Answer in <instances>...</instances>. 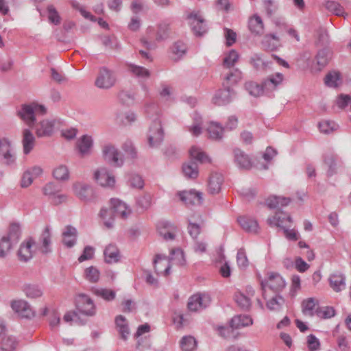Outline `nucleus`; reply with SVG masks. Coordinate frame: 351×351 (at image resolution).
I'll list each match as a JSON object with an SVG mask.
<instances>
[{
    "label": "nucleus",
    "instance_id": "nucleus-8",
    "mask_svg": "<svg viewBox=\"0 0 351 351\" xmlns=\"http://www.w3.org/2000/svg\"><path fill=\"white\" fill-rule=\"evenodd\" d=\"M0 155L8 165L13 164L15 161L14 150L12 147L11 142L7 138H0Z\"/></svg>",
    "mask_w": 351,
    "mask_h": 351
},
{
    "label": "nucleus",
    "instance_id": "nucleus-4",
    "mask_svg": "<svg viewBox=\"0 0 351 351\" xmlns=\"http://www.w3.org/2000/svg\"><path fill=\"white\" fill-rule=\"evenodd\" d=\"M132 214L131 208L118 199H111V217L127 219Z\"/></svg>",
    "mask_w": 351,
    "mask_h": 351
},
{
    "label": "nucleus",
    "instance_id": "nucleus-37",
    "mask_svg": "<svg viewBox=\"0 0 351 351\" xmlns=\"http://www.w3.org/2000/svg\"><path fill=\"white\" fill-rule=\"evenodd\" d=\"M235 160L237 163L243 169H249L252 167V163L248 156L242 151L237 149L234 152Z\"/></svg>",
    "mask_w": 351,
    "mask_h": 351
},
{
    "label": "nucleus",
    "instance_id": "nucleus-33",
    "mask_svg": "<svg viewBox=\"0 0 351 351\" xmlns=\"http://www.w3.org/2000/svg\"><path fill=\"white\" fill-rule=\"evenodd\" d=\"M317 306L318 301L313 298H309L304 300L302 302L303 313L306 315L312 316L315 313L316 314V310L319 308Z\"/></svg>",
    "mask_w": 351,
    "mask_h": 351
},
{
    "label": "nucleus",
    "instance_id": "nucleus-57",
    "mask_svg": "<svg viewBox=\"0 0 351 351\" xmlns=\"http://www.w3.org/2000/svg\"><path fill=\"white\" fill-rule=\"evenodd\" d=\"M47 11L49 21L55 25L60 24V16L54 6L53 5H48Z\"/></svg>",
    "mask_w": 351,
    "mask_h": 351
},
{
    "label": "nucleus",
    "instance_id": "nucleus-46",
    "mask_svg": "<svg viewBox=\"0 0 351 351\" xmlns=\"http://www.w3.org/2000/svg\"><path fill=\"white\" fill-rule=\"evenodd\" d=\"M285 304L284 299L280 295H275L267 301L266 306L271 310L278 311L281 309Z\"/></svg>",
    "mask_w": 351,
    "mask_h": 351
},
{
    "label": "nucleus",
    "instance_id": "nucleus-44",
    "mask_svg": "<svg viewBox=\"0 0 351 351\" xmlns=\"http://www.w3.org/2000/svg\"><path fill=\"white\" fill-rule=\"evenodd\" d=\"M84 278L91 283H96L99 280L100 272L99 269L94 266L88 267L84 271Z\"/></svg>",
    "mask_w": 351,
    "mask_h": 351
},
{
    "label": "nucleus",
    "instance_id": "nucleus-34",
    "mask_svg": "<svg viewBox=\"0 0 351 351\" xmlns=\"http://www.w3.org/2000/svg\"><path fill=\"white\" fill-rule=\"evenodd\" d=\"M263 45L269 50H274L280 46V38L275 34H267L262 40Z\"/></svg>",
    "mask_w": 351,
    "mask_h": 351
},
{
    "label": "nucleus",
    "instance_id": "nucleus-12",
    "mask_svg": "<svg viewBox=\"0 0 351 351\" xmlns=\"http://www.w3.org/2000/svg\"><path fill=\"white\" fill-rule=\"evenodd\" d=\"M247 27L250 33L254 36H261L264 33L263 21L258 14H253L249 17Z\"/></svg>",
    "mask_w": 351,
    "mask_h": 351
},
{
    "label": "nucleus",
    "instance_id": "nucleus-15",
    "mask_svg": "<svg viewBox=\"0 0 351 351\" xmlns=\"http://www.w3.org/2000/svg\"><path fill=\"white\" fill-rule=\"evenodd\" d=\"M154 266L156 271L158 274L167 276L171 268L169 260L162 254H157L154 260Z\"/></svg>",
    "mask_w": 351,
    "mask_h": 351
},
{
    "label": "nucleus",
    "instance_id": "nucleus-9",
    "mask_svg": "<svg viewBox=\"0 0 351 351\" xmlns=\"http://www.w3.org/2000/svg\"><path fill=\"white\" fill-rule=\"evenodd\" d=\"M180 201L185 205H199L202 202V193L195 190L178 193Z\"/></svg>",
    "mask_w": 351,
    "mask_h": 351
},
{
    "label": "nucleus",
    "instance_id": "nucleus-30",
    "mask_svg": "<svg viewBox=\"0 0 351 351\" xmlns=\"http://www.w3.org/2000/svg\"><path fill=\"white\" fill-rule=\"evenodd\" d=\"M325 84L331 88H337L342 84V78L339 72L332 71L327 73L324 78Z\"/></svg>",
    "mask_w": 351,
    "mask_h": 351
},
{
    "label": "nucleus",
    "instance_id": "nucleus-7",
    "mask_svg": "<svg viewBox=\"0 0 351 351\" xmlns=\"http://www.w3.org/2000/svg\"><path fill=\"white\" fill-rule=\"evenodd\" d=\"M210 298L206 294H195L190 297L188 308L191 311H197L206 308L210 303Z\"/></svg>",
    "mask_w": 351,
    "mask_h": 351
},
{
    "label": "nucleus",
    "instance_id": "nucleus-64",
    "mask_svg": "<svg viewBox=\"0 0 351 351\" xmlns=\"http://www.w3.org/2000/svg\"><path fill=\"white\" fill-rule=\"evenodd\" d=\"M308 348L311 351H315L319 348V341L314 335H310L307 337Z\"/></svg>",
    "mask_w": 351,
    "mask_h": 351
},
{
    "label": "nucleus",
    "instance_id": "nucleus-26",
    "mask_svg": "<svg viewBox=\"0 0 351 351\" xmlns=\"http://www.w3.org/2000/svg\"><path fill=\"white\" fill-rule=\"evenodd\" d=\"M96 182L102 187L110 185V171L106 167H100L94 173Z\"/></svg>",
    "mask_w": 351,
    "mask_h": 351
},
{
    "label": "nucleus",
    "instance_id": "nucleus-6",
    "mask_svg": "<svg viewBox=\"0 0 351 351\" xmlns=\"http://www.w3.org/2000/svg\"><path fill=\"white\" fill-rule=\"evenodd\" d=\"M163 139V131L160 121H155L150 126L148 143L150 147H157Z\"/></svg>",
    "mask_w": 351,
    "mask_h": 351
},
{
    "label": "nucleus",
    "instance_id": "nucleus-27",
    "mask_svg": "<svg viewBox=\"0 0 351 351\" xmlns=\"http://www.w3.org/2000/svg\"><path fill=\"white\" fill-rule=\"evenodd\" d=\"M157 229L160 235L165 240L174 239L176 228L173 225L166 222H160L158 224Z\"/></svg>",
    "mask_w": 351,
    "mask_h": 351
},
{
    "label": "nucleus",
    "instance_id": "nucleus-29",
    "mask_svg": "<svg viewBox=\"0 0 351 351\" xmlns=\"http://www.w3.org/2000/svg\"><path fill=\"white\" fill-rule=\"evenodd\" d=\"M289 198L277 195H271L266 199V204L271 208H280L290 203Z\"/></svg>",
    "mask_w": 351,
    "mask_h": 351
},
{
    "label": "nucleus",
    "instance_id": "nucleus-45",
    "mask_svg": "<svg viewBox=\"0 0 351 351\" xmlns=\"http://www.w3.org/2000/svg\"><path fill=\"white\" fill-rule=\"evenodd\" d=\"M18 341L16 338L10 335H4L1 339L0 347L10 351H16Z\"/></svg>",
    "mask_w": 351,
    "mask_h": 351
},
{
    "label": "nucleus",
    "instance_id": "nucleus-25",
    "mask_svg": "<svg viewBox=\"0 0 351 351\" xmlns=\"http://www.w3.org/2000/svg\"><path fill=\"white\" fill-rule=\"evenodd\" d=\"M92 146V138L88 135L82 136L77 142V147L82 156L89 155Z\"/></svg>",
    "mask_w": 351,
    "mask_h": 351
},
{
    "label": "nucleus",
    "instance_id": "nucleus-35",
    "mask_svg": "<svg viewBox=\"0 0 351 351\" xmlns=\"http://www.w3.org/2000/svg\"><path fill=\"white\" fill-rule=\"evenodd\" d=\"M182 172L185 177L195 179L199 175L197 165L195 162H188L183 164Z\"/></svg>",
    "mask_w": 351,
    "mask_h": 351
},
{
    "label": "nucleus",
    "instance_id": "nucleus-42",
    "mask_svg": "<svg viewBox=\"0 0 351 351\" xmlns=\"http://www.w3.org/2000/svg\"><path fill=\"white\" fill-rule=\"evenodd\" d=\"M206 130L210 138L219 139L222 137L223 129L217 123L210 122Z\"/></svg>",
    "mask_w": 351,
    "mask_h": 351
},
{
    "label": "nucleus",
    "instance_id": "nucleus-43",
    "mask_svg": "<svg viewBox=\"0 0 351 351\" xmlns=\"http://www.w3.org/2000/svg\"><path fill=\"white\" fill-rule=\"evenodd\" d=\"M319 132L324 134H330L338 129V125L330 120H322L318 124Z\"/></svg>",
    "mask_w": 351,
    "mask_h": 351
},
{
    "label": "nucleus",
    "instance_id": "nucleus-28",
    "mask_svg": "<svg viewBox=\"0 0 351 351\" xmlns=\"http://www.w3.org/2000/svg\"><path fill=\"white\" fill-rule=\"evenodd\" d=\"M253 320L248 315H237L232 318L230 321V327L232 329H239L242 327H246L252 325Z\"/></svg>",
    "mask_w": 351,
    "mask_h": 351
},
{
    "label": "nucleus",
    "instance_id": "nucleus-39",
    "mask_svg": "<svg viewBox=\"0 0 351 351\" xmlns=\"http://www.w3.org/2000/svg\"><path fill=\"white\" fill-rule=\"evenodd\" d=\"M234 299L242 308L247 309L251 306V298L240 291L235 292Z\"/></svg>",
    "mask_w": 351,
    "mask_h": 351
},
{
    "label": "nucleus",
    "instance_id": "nucleus-38",
    "mask_svg": "<svg viewBox=\"0 0 351 351\" xmlns=\"http://www.w3.org/2000/svg\"><path fill=\"white\" fill-rule=\"evenodd\" d=\"M23 291L25 295L29 298H37L43 295L42 289L36 285L28 284L23 287Z\"/></svg>",
    "mask_w": 351,
    "mask_h": 351
},
{
    "label": "nucleus",
    "instance_id": "nucleus-63",
    "mask_svg": "<svg viewBox=\"0 0 351 351\" xmlns=\"http://www.w3.org/2000/svg\"><path fill=\"white\" fill-rule=\"evenodd\" d=\"M59 189L52 182L47 184L43 189V193L45 195L53 196L59 192Z\"/></svg>",
    "mask_w": 351,
    "mask_h": 351
},
{
    "label": "nucleus",
    "instance_id": "nucleus-56",
    "mask_svg": "<svg viewBox=\"0 0 351 351\" xmlns=\"http://www.w3.org/2000/svg\"><path fill=\"white\" fill-rule=\"evenodd\" d=\"M14 244L5 237H3L0 241V257H4L7 255L12 247V245Z\"/></svg>",
    "mask_w": 351,
    "mask_h": 351
},
{
    "label": "nucleus",
    "instance_id": "nucleus-53",
    "mask_svg": "<svg viewBox=\"0 0 351 351\" xmlns=\"http://www.w3.org/2000/svg\"><path fill=\"white\" fill-rule=\"evenodd\" d=\"M325 7L329 12L337 16H343L344 14L343 7L337 2L327 1L325 4Z\"/></svg>",
    "mask_w": 351,
    "mask_h": 351
},
{
    "label": "nucleus",
    "instance_id": "nucleus-14",
    "mask_svg": "<svg viewBox=\"0 0 351 351\" xmlns=\"http://www.w3.org/2000/svg\"><path fill=\"white\" fill-rule=\"evenodd\" d=\"M95 85L101 89L110 88V70L107 66H101L99 69Z\"/></svg>",
    "mask_w": 351,
    "mask_h": 351
},
{
    "label": "nucleus",
    "instance_id": "nucleus-51",
    "mask_svg": "<svg viewBox=\"0 0 351 351\" xmlns=\"http://www.w3.org/2000/svg\"><path fill=\"white\" fill-rule=\"evenodd\" d=\"M316 315L318 317L322 319H329L335 315V311L331 306L319 307L316 310Z\"/></svg>",
    "mask_w": 351,
    "mask_h": 351
},
{
    "label": "nucleus",
    "instance_id": "nucleus-32",
    "mask_svg": "<svg viewBox=\"0 0 351 351\" xmlns=\"http://www.w3.org/2000/svg\"><path fill=\"white\" fill-rule=\"evenodd\" d=\"M242 74L239 69H234L228 73L223 80V88H230V86L236 84L241 80Z\"/></svg>",
    "mask_w": 351,
    "mask_h": 351
},
{
    "label": "nucleus",
    "instance_id": "nucleus-54",
    "mask_svg": "<svg viewBox=\"0 0 351 351\" xmlns=\"http://www.w3.org/2000/svg\"><path fill=\"white\" fill-rule=\"evenodd\" d=\"M239 55L235 50H231L223 59V65L228 68L233 66L239 60Z\"/></svg>",
    "mask_w": 351,
    "mask_h": 351
},
{
    "label": "nucleus",
    "instance_id": "nucleus-47",
    "mask_svg": "<svg viewBox=\"0 0 351 351\" xmlns=\"http://www.w3.org/2000/svg\"><path fill=\"white\" fill-rule=\"evenodd\" d=\"M329 60V53L326 51H320L316 56V67L317 71H321Z\"/></svg>",
    "mask_w": 351,
    "mask_h": 351
},
{
    "label": "nucleus",
    "instance_id": "nucleus-41",
    "mask_svg": "<svg viewBox=\"0 0 351 351\" xmlns=\"http://www.w3.org/2000/svg\"><path fill=\"white\" fill-rule=\"evenodd\" d=\"M21 231L20 225L17 223H12L10 225L7 239L10 240L12 243H16L21 237Z\"/></svg>",
    "mask_w": 351,
    "mask_h": 351
},
{
    "label": "nucleus",
    "instance_id": "nucleus-61",
    "mask_svg": "<svg viewBox=\"0 0 351 351\" xmlns=\"http://www.w3.org/2000/svg\"><path fill=\"white\" fill-rule=\"evenodd\" d=\"M294 265L295 269L300 273L305 272L310 267V265L300 256L295 258Z\"/></svg>",
    "mask_w": 351,
    "mask_h": 351
},
{
    "label": "nucleus",
    "instance_id": "nucleus-10",
    "mask_svg": "<svg viewBox=\"0 0 351 351\" xmlns=\"http://www.w3.org/2000/svg\"><path fill=\"white\" fill-rule=\"evenodd\" d=\"M267 223L271 227H278L282 229L289 226L291 218L287 214L278 211L274 215L268 217Z\"/></svg>",
    "mask_w": 351,
    "mask_h": 351
},
{
    "label": "nucleus",
    "instance_id": "nucleus-16",
    "mask_svg": "<svg viewBox=\"0 0 351 351\" xmlns=\"http://www.w3.org/2000/svg\"><path fill=\"white\" fill-rule=\"evenodd\" d=\"M35 245V241L32 238H29L22 243L18 252L19 259L22 261H27L32 258V246Z\"/></svg>",
    "mask_w": 351,
    "mask_h": 351
},
{
    "label": "nucleus",
    "instance_id": "nucleus-24",
    "mask_svg": "<svg viewBox=\"0 0 351 351\" xmlns=\"http://www.w3.org/2000/svg\"><path fill=\"white\" fill-rule=\"evenodd\" d=\"M237 221L240 226L246 232L256 233L259 230L258 224L254 219L243 216L239 217Z\"/></svg>",
    "mask_w": 351,
    "mask_h": 351
},
{
    "label": "nucleus",
    "instance_id": "nucleus-2",
    "mask_svg": "<svg viewBox=\"0 0 351 351\" xmlns=\"http://www.w3.org/2000/svg\"><path fill=\"white\" fill-rule=\"evenodd\" d=\"M286 283L284 278L278 273L270 272L268 274L267 280L261 282L263 295L267 299L266 288L274 290L275 292L280 291L285 287Z\"/></svg>",
    "mask_w": 351,
    "mask_h": 351
},
{
    "label": "nucleus",
    "instance_id": "nucleus-19",
    "mask_svg": "<svg viewBox=\"0 0 351 351\" xmlns=\"http://www.w3.org/2000/svg\"><path fill=\"white\" fill-rule=\"evenodd\" d=\"M22 145L23 153L29 154L34 149L36 143V138L29 129H24L22 132Z\"/></svg>",
    "mask_w": 351,
    "mask_h": 351
},
{
    "label": "nucleus",
    "instance_id": "nucleus-23",
    "mask_svg": "<svg viewBox=\"0 0 351 351\" xmlns=\"http://www.w3.org/2000/svg\"><path fill=\"white\" fill-rule=\"evenodd\" d=\"M284 80V75L281 73H276L268 77L263 83V86L266 90L272 91L276 89V88L280 85Z\"/></svg>",
    "mask_w": 351,
    "mask_h": 351
},
{
    "label": "nucleus",
    "instance_id": "nucleus-60",
    "mask_svg": "<svg viewBox=\"0 0 351 351\" xmlns=\"http://www.w3.org/2000/svg\"><path fill=\"white\" fill-rule=\"evenodd\" d=\"M129 183L132 187L138 189H142L144 186L143 178L138 174L132 175L130 178Z\"/></svg>",
    "mask_w": 351,
    "mask_h": 351
},
{
    "label": "nucleus",
    "instance_id": "nucleus-18",
    "mask_svg": "<svg viewBox=\"0 0 351 351\" xmlns=\"http://www.w3.org/2000/svg\"><path fill=\"white\" fill-rule=\"evenodd\" d=\"M234 95V91L231 88H224L216 93L213 101L217 106H223L228 104Z\"/></svg>",
    "mask_w": 351,
    "mask_h": 351
},
{
    "label": "nucleus",
    "instance_id": "nucleus-17",
    "mask_svg": "<svg viewBox=\"0 0 351 351\" xmlns=\"http://www.w3.org/2000/svg\"><path fill=\"white\" fill-rule=\"evenodd\" d=\"M53 129L54 122L49 120L41 121L35 125V132L38 137L51 136Z\"/></svg>",
    "mask_w": 351,
    "mask_h": 351
},
{
    "label": "nucleus",
    "instance_id": "nucleus-58",
    "mask_svg": "<svg viewBox=\"0 0 351 351\" xmlns=\"http://www.w3.org/2000/svg\"><path fill=\"white\" fill-rule=\"evenodd\" d=\"M237 265L241 268H246L249 265V261L244 249L239 250L237 255Z\"/></svg>",
    "mask_w": 351,
    "mask_h": 351
},
{
    "label": "nucleus",
    "instance_id": "nucleus-36",
    "mask_svg": "<svg viewBox=\"0 0 351 351\" xmlns=\"http://www.w3.org/2000/svg\"><path fill=\"white\" fill-rule=\"evenodd\" d=\"M169 264L172 265H184L185 264V258L182 250L180 249L172 250L170 253Z\"/></svg>",
    "mask_w": 351,
    "mask_h": 351
},
{
    "label": "nucleus",
    "instance_id": "nucleus-52",
    "mask_svg": "<svg viewBox=\"0 0 351 351\" xmlns=\"http://www.w3.org/2000/svg\"><path fill=\"white\" fill-rule=\"evenodd\" d=\"M53 177L56 180H66L69 178V173L67 167L64 165H60L53 171Z\"/></svg>",
    "mask_w": 351,
    "mask_h": 351
},
{
    "label": "nucleus",
    "instance_id": "nucleus-50",
    "mask_svg": "<svg viewBox=\"0 0 351 351\" xmlns=\"http://www.w3.org/2000/svg\"><path fill=\"white\" fill-rule=\"evenodd\" d=\"M196 345L195 339L191 336L184 337L180 341L181 348L184 351H193Z\"/></svg>",
    "mask_w": 351,
    "mask_h": 351
},
{
    "label": "nucleus",
    "instance_id": "nucleus-1",
    "mask_svg": "<svg viewBox=\"0 0 351 351\" xmlns=\"http://www.w3.org/2000/svg\"><path fill=\"white\" fill-rule=\"evenodd\" d=\"M46 112L47 110L44 106L32 102L29 104H23L17 112V115L27 125L32 128L35 125L36 116L44 115Z\"/></svg>",
    "mask_w": 351,
    "mask_h": 351
},
{
    "label": "nucleus",
    "instance_id": "nucleus-48",
    "mask_svg": "<svg viewBox=\"0 0 351 351\" xmlns=\"http://www.w3.org/2000/svg\"><path fill=\"white\" fill-rule=\"evenodd\" d=\"M246 89L251 95L258 97L263 94L265 90L263 84L261 86L255 82H248L245 84Z\"/></svg>",
    "mask_w": 351,
    "mask_h": 351
},
{
    "label": "nucleus",
    "instance_id": "nucleus-22",
    "mask_svg": "<svg viewBox=\"0 0 351 351\" xmlns=\"http://www.w3.org/2000/svg\"><path fill=\"white\" fill-rule=\"evenodd\" d=\"M77 231L71 226H66L65 230L62 232V242L67 247H73L77 241Z\"/></svg>",
    "mask_w": 351,
    "mask_h": 351
},
{
    "label": "nucleus",
    "instance_id": "nucleus-62",
    "mask_svg": "<svg viewBox=\"0 0 351 351\" xmlns=\"http://www.w3.org/2000/svg\"><path fill=\"white\" fill-rule=\"evenodd\" d=\"M169 33V27L166 23L160 24L158 27L156 40H160L167 37Z\"/></svg>",
    "mask_w": 351,
    "mask_h": 351
},
{
    "label": "nucleus",
    "instance_id": "nucleus-21",
    "mask_svg": "<svg viewBox=\"0 0 351 351\" xmlns=\"http://www.w3.org/2000/svg\"><path fill=\"white\" fill-rule=\"evenodd\" d=\"M51 235L49 226H46L40 234L39 239V248L43 254H47L51 251Z\"/></svg>",
    "mask_w": 351,
    "mask_h": 351
},
{
    "label": "nucleus",
    "instance_id": "nucleus-55",
    "mask_svg": "<svg viewBox=\"0 0 351 351\" xmlns=\"http://www.w3.org/2000/svg\"><path fill=\"white\" fill-rule=\"evenodd\" d=\"M186 51V46L183 43L178 42L174 43L171 47V53L174 59L180 58Z\"/></svg>",
    "mask_w": 351,
    "mask_h": 351
},
{
    "label": "nucleus",
    "instance_id": "nucleus-5",
    "mask_svg": "<svg viewBox=\"0 0 351 351\" xmlns=\"http://www.w3.org/2000/svg\"><path fill=\"white\" fill-rule=\"evenodd\" d=\"M186 19L196 34L201 35L204 32V19L199 11H192L186 15Z\"/></svg>",
    "mask_w": 351,
    "mask_h": 351
},
{
    "label": "nucleus",
    "instance_id": "nucleus-49",
    "mask_svg": "<svg viewBox=\"0 0 351 351\" xmlns=\"http://www.w3.org/2000/svg\"><path fill=\"white\" fill-rule=\"evenodd\" d=\"M190 156L197 161L205 162L208 160V156L200 148L193 146L189 150Z\"/></svg>",
    "mask_w": 351,
    "mask_h": 351
},
{
    "label": "nucleus",
    "instance_id": "nucleus-59",
    "mask_svg": "<svg viewBox=\"0 0 351 351\" xmlns=\"http://www.w3.org/2000/svg\"><path fill=\"white\" fill-rule=\"evenodd\" d=\"M94 256V248L91 246H86L82 254L79 256L78 261L82 263L87 260H90Z\"/></svg>",
    "mask_w": 351,
    "mask_h": 351
},
{
    "label": "nucleus",
    "instance_id": "nucleus-13",
    "mask_svg": "<svg viewBox=\"0 0 351 351\" xmlns=\"http://www.w3.org/2000/svg\"><path fill=\"white\" fill-rule=\"evenodd\" d=\"M330 287L335 292H340L346 289L345 276L339 272H334L331 274L328 278Z\"/></svg>",
    "mask_w": 351,
    "mask_h": 351
},
{
    "label": "nucleus",
    "instance_id": "nucleus-20",
    "mask_svg": "<svg viewBox=\"0 0 351 351\" xmlns=\"http://www.w3.org/2000/svg\"><path fill=\"white\" fill-rule=\"evenodd\" d=\"M223 181V176L217 172L212 173L208 180V189L210 193H218Z\"/></svg>",
    "mask_w": 351,
    "mask_h": 351
},
{
    "label": "nucleus",
    "instance_id": "nucleus-11",
    "mask_svg": "<svg viewBox=\"0 0 351 351\" xmlns=\"http://www.w3.org/2000/svg\"><path fill=\"white\" fill-rule=\"evenodd\" d=\"M11 307L14 312L22 317L31 318L34 315V311L25 300H14L11 303Z\"/></svg>",
    "mask_w": 351,
    "mask_h": 351
},
{
    "label": "nucleus",
    "instance_id": "nucleus-3",
    "mask_svg": "<svg viewBox=\"0 0 351 351\" xmlns=\"http://www.w3.org/2000/svg\"><path fill=\"white\" fill-rule=\"evenodd\" d=\"M76 308L78 313L87 316L95 313V305L93 300L85 294H80L76 300Z\"/></svg>",
    "mask_w": 351,
    "mask_h": 351
},
{
    "label": "nucleus",
    "instance_id": "nucleus-31",
    "mask_svg": "<svg viewBox=\"0 0 351 351\" xmlns=\"http://www.w3.org/2000/svg\"><path fill=\"white\" fill-rule=\"evenodd\" d=\"M73 189L75 195L83 201H87L90 193L92 192L89 186L81 183L74 184Z\"/></svg>",
    "mask_w": 351,
    "mask_h": 351
},
{
    "label": "nucleus",
    "instance_id": "nucleus-40",
    "mask_svg": "<svg viewBox=\"0 0 351 351\" xmlns=\"http://www.w3.org/2000/svg\"><path fill=\"white\" fill-rule=\"evenodd\" d=\"M115 324L121 337L125 339L129 335V328L125 317L122 315L117 317L115 319Z\"/></svg>",
    "mask_w": 351,
    "mask_h": 351
}]
</instances>
